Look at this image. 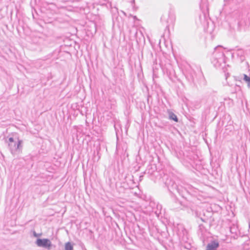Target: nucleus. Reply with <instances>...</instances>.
<instances>
[{
  "label": "nucleus",
  "instance_id": "16",
  "mask_svg": "<svg viewBox=\"0 0 250 250\" xmlns=\"http://www.w3.org/2000/svg\"><path fill=\"white\" fill-rule=\"evenodd\" d=\"M32 232L33 233V236L35 237H39L42 236V233H37L36 231L33 230L32 231Z\"/></svg>",
  "mask_w": 250,
  "mask_h": 250
},
{
  "label": "nucleus",
  "instance_id": "1",
  "mask_svg": "<svg viewBox=\"0 0 250 250\" xmlns=\"http://www.w3.org/2000/svg\"><path fill=\"white\" fill-rule=\"evenodd\" d=\"M163 180L168 190L172 193L177 192L183 198L190 200V196H195L197 193V189L192 186L183 183L173 175L164 174Z\"/></svg>",
  "mask_w": 250,
  "mask_h": 250
},
{
  "label": "nucleus",
  "instance_id": "9",
  "mask_svg": "<svg viewBox=\"0 0 250 250\" xmlns=\"http://www.w3.org/2000/svg\"><path fill=\"white\" fill-rule=\"evenodd\" d=\"M198 72L197 73L195 70L191 68L189 70L187 74L186 78L189 83H194L195 80L197 78L198 75H201L200 70L197 69Z\"/></svg>",
  "mask_w": 250,
  "mask_h": 250
},
{
  "label": "nucleus",
  "instance_id": "11",
  "mask_svg": "<svg viewBox=\"0 0 250 250\" xmlns=\"http://www.w3.org/2000/svg\"><path fill=\"white\" fill-rule=\"evenodd\" d=\"M198 228V233L199 235H201V238L205 234V233L207 232V229L203 224H200Z\"/></svg>",
  "mask_w": 250,
  "mask_h": 250
},
{
  "label": "nucleus",
  "instance_id": "5",
  "mask_svg": "<svg viewBox=\"0 0 250 250\" xmlns=\"http://www.w3.org/2000/svg\"><path fill=\"white\" fill-rule=\"evenodd\" d=\"M205 32L209 34L210 38L213 40L214 35L212 34L215 29L214 21L210 17H200Z\"/></svg>",
  "mask_w": 250,
  "mask_h": 250
},
{
  "label": "nucleus",
  "instance_id": "12",
  "mask_svg": "<svg viewBox=\"0 0 250 250\" xmlns=\"http://www.w3.org/2000/svg\"><path fill=\"white\" fill-rule=\"evenodd\" d=\"M169 119L171 120H173L175 122H178V118L177 116L172 112H168Z\"/></svg>",
  "mask_w": 250,
  "mask_h": 250
},
{
  "label": "nucleus",
  "instance_id": "14",
  "mask_svg": "<svg viewBox=\"0 0 250 250\" xmlns=\"http://www.w3.org/2000/svg\"><path fill=\"white\" fill-rule=\"evenodd\" d=\"M65 250H73V246L70 242L65 243Z\"/></svg>",
  "mask_w": 250,
  "mask_h": 250
},
{
  "label": "nucleus",
  "instance_id": "2",
  "mask_svg": "<svg viewBox=\"0 0 250 250\" xmlns=\"http://www.w3.org/2000/svg\"><path fill=\"white\" fill-rule=\"evenodd\" d=\"M211 63L217 68L224 69L226 65V57L224 49L222 46L218 45L215 47L212 54Z\"/></svg>",
  "mask_w": 250,
  "mask_h": 250
},
{
  "label": "nucleus",
  "instance_id": "18",
  "mask_svg": "<svg viewBox=\"0 0 250 250\" xmlns=\"http://www.w3.org/2000/svg\"><path fill=\"white\" fill-rule=\"evenodd\" d=\"M133 18V20H135L137 19V17H135V16H134V17H132Z\"/></svg>",
  "mask_w": 250,
  "mask_h": 250
},
{
  "label": "nucleus",
  "instance_id": "19",
  "mask_svg": "<svg viewBox=\"0 0 250 250\" xmlns=\"http://www.w3.org/2000/svg\"><path fill=\"white\" fill-rule=\"evenodd\" d=\"M189 160H192V158H191V157H189Z\"/></svg>",
  "mask_w": 250,
  "mask_h": 250
},
{
  "label": "nucleus",
  "instance_id": "6",
  "mask_svg": "<svg viewBox=\"0 0 250 250\" xmlns=\"http://www.w3.org/2000/svg\"><path fill=\"white\" fill-rule=\"evenodd\" d=\"M149 213H154L158 218H163L165 213V209H163L162 206L158 203L151 201L147 207Z\"/></svg>",
  "mask_w": 250,
  "mask_h": 250
},
{
  "label": "nucleus",
  "instance_id": "10",
  "mask_svg": "<svg viewBox=\"0 0 250 250\" xmlns=\"http://www.w3.org/2000/svg\"><path fill=\"white\" fill-rule=\"evenodd\" d=\"M229 230L232 235L231 237L234 239H237L240 235V231L238 229V227L236 225L233 224L230 226Z\"/></svg>",
  "mask_w": 250,
  "mask_h": 250
},
{
  "label": "nucleus",
  "instance_id": "8",
  "mask_svg": "<svg viewBox=\"0 0 250 250\" xmlns=\"http://www.w3.org/2000/svg\"><path fill=\"white\" fill-rule=\"evenodd\" d=\"M35 244L39 247H42L50 250L53 246L51 241L47 238H38L35 242Z\"/></svg>",
  "mask_w": 250,
  "mask_h": 250
},
{
  "label": "nucleus",
  "instance_id": "15",
  "mask_svg": "<svg viewBox=\"0 0 250 250\" xmlns=\"http://www.w3.org/2000/svg\"><path fill=\"white\" fill-rule=\"evenodd\" d=\"M42 41V39H39V41H38L37 43H38L37 47L34 48V49L38 51H41L42 49V47L41 44V42Z\"/></svg>",
  "mask_w": 250,
  "mask_h": 250
},
{
  "label": "nucleus",
  "instance_id": "4",
  "mask_svg": "<svg viewBox=\"0 0 250 250\" xmlns=\"http://www.w3.org/2000/svg\"><path fill=\"white\" fill-rule=\"evenodd\" d=\"M8 148L13 155L19 153L22 148L23 141L17 136L10 137L7 141Z\"/></svg>",
  "mask_w": 250,
  "mask_h": 250
},
{
  "label": "nucleus",
  "instance_id": "17",
  "mask_svg": "<svg viewBox=\"0 0 250 250\" xmlns=\"http://www.w3.org/2000/svg\"><path fill=\"white\" fill-rule=\"evenodd\" d=\"M175 203L178 205V206H181V203L180 201L177 200H176L175 201Z\"/></svg>",
  "mask_w": 250,
  "mask_h": 250
},
{
  "label": "nucleus",
  "instance_id": "13",
  "mask_svg": "<svg viewBox=\"0 0 250 250\" xmlns=\"http://www.w3.org/2000/svg\"><path fill=\"white\" fill-rule=\"evenodd\" d=\"M243 81L247 84V86L250 88V77L246 74H244Z\"/></svg>",
  "mask_w": 250,
  "mask_h": 250
},
{
  "label": "nucleus",
  "instance_id": "7",
  "mask_svg": "<svg viewBox=\"0 0 250 250\" xmlns=\"http://www.w3.org/2000/svg\"><path fill=\"white\" fill-rule=\"evenodd\" d=\"M175 17H161V22L165 27V30L169 31V28H173L175 23Z\"/></svg>",
  "mask_w": 250,
  "mask_h": 250
},
{
  "label": "nucleus",
  "instance_id": "3",
  "mask_svg": "<svg viewBox=\"0 0 250 250\" xmlns=\"http://www.w3.org/2000/svg\"><path fill=\"white\" fill-rule=\"evenodd\" d=\"M230 27L236 28L239 31H244L247 29L250 22L248 17H230Z\"/></svg>",
  "mask_w": 250,
  "mask_h": 250
}]
</instances>
